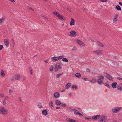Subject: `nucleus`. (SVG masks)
<instances>
[{"label": "nucleus", "mask_w": 122, "mask_h": 122, "mask_svg": "<svg viewBox=\"0 0 122 122\" xmlns=\"http://www.w3.org/2000/svg\"><path fill=\"white\" fill-rule=\"evenodd\" d=\"M100 115H96L95 116H93L92 117V118L96 120L100 118Z\"/></svg>", "instance_id": "nucleus-14"}, {"label": "nucleus", "mask_w": 122, "mask_h": 122, "mask_svg": "<svg viewBox=\"0 0 122 122\" xmlns=\"http://www.w3.org/2000/svg\"><path fill=\"white\" fill-rule=\"evenodd\" d=\"M3 48V46L2 45H0V51Z\"/></svg>", "instance_id": "nucleus-47"}, {"label": "nucleus", "mask_w": 122, "mask_h": 122, "mask_svg": "<svg viewBox=\"0 0 122 122\" xmlns=\"http://www.w3.org/2000/svg\"><path fill=\"white\" fill-rule=\"evenodd\" d=\"M83 79L85 81H87V80H88V79L87 78H84Z\"/></svg>", "instance_id": "nucleus-57"}, {"label": "nucleus", "mask_w": 122, "mask_h": 122, "mask_svg": "<svg viewBox=\"0 0 122 122\" xmlns=\"http://www.w3.org/2000/svg\"><path fill=\"white\" fill-rule=\"evenodd\" d=\"M74 87L76 89L77 88V86H75Z\"/></svg>", "instance_id": "nucleus-63"}, {"label": "nucleus", "mask_w": 122, "mask_h": 122, "mask_svg": "<svg viewBox=\"0 0 122 122\" xmlns=\"http://www.w3.org/2000/svg\"><path fill=\"white\" fill-rule=\"evenodd\" d=\"M56 104L57 105H59L61 104V103L59 100H57L56 101Z\"/></svg>", "instance_id": "nucleus-29"}, {"label": "nucleus", "mask_w": 122, "mask_h": 122, "mask_svg": "<svg viewBox=\"0 0 122 122\" xmlns=\"http://www.w3.org/2000/svg\"><path fill=\"white\" fill-rule=\"evenodd\" d=\"M44 62L46 63H47L48 62V61L47 60H45L44 61Z\"/></svg>", "instance_id": "nucleus-53"}, {"label": "nucleus", "mask_w": 122, "mask_h": 122, "mask_svg": "<svg viewBox=\"0 0 122 122\" xmlns=\"http://www.w3.org/2000/svg\"><path fill=\"white\" fill-rule=\"evenodd\" d=\"M61 69V63L60 62L57 63L55 65L54 70L55 72H56L58 71L59 69Z\"/></svg>", "instance_id": "nucleus-2"}, {"label": "nucleus", "mask_w": 122, "mask_h": 122, "mask_svg": "<svg viewBox=\"0 0 122 122\" xmlns=\"http://www.w3.org/2000/svg\"><path fill=\"white\" fill-rule=\"evenodd\" d=\"M54 67V66L53 65H51L49 68V70L51 72H53V69Z\"/></svg>", "instance_id": "nucleus-25"}, {"label": "nucleus", "mask_w": 122, "mask_h": 122, "mask_svg": "<svg viewBox=\"0 0 122 122\" xmlns=\"http://www.w3.org/2000/svg\"><path fill=\"white\" fill-rule=\"evenodd\" d=\"M96 81V79L95 78H94L92 80H91L90 81L91 82L94 83H95Z\"/></svg>", "instance_id": "nucleus-32"}, {"label": "nucleus", "mask_w": 122, "mask_h": 122, "mask_svg": "<svg viewBox=\"0 0 122 122\" xmlns=\"http://www.w3.org/2000/svg\"><path fill=\"white\" fill-rule=\"evenodd\" d=\"M62 74L60 73V74H58L56 76V77L57 78H58L60 76V75H62Z\"/></svg>", "instance_id": "nucleus-37"}, {"label": "nucleus", "mask_w": 122, "mask_h": 122, "mask_svg": "<svg viewBox=\"0 0 122 122\" xmlns=\"http://www.w3.org/2000/svg\"><path fill=\"white\" fill-rule=\"evenodd\" d=\"M119 3L120 5L122 6V3L121 2H119Z\"/></svg>", "instance_id": "nucleus-58"}, {"label": "nucleus", "mask_w": 122, "mask_h": 122, "mask_svg": "<svg viewBox=\"0 0 122 122\" xmlns=\"http://www.w3.org/2000/svg\"><path fill=\"white\" fill-rule=\"evenodd\" d=\"M0 96L1 97H4V95L3 94H0Z\"/></svg>", "instance_id": "nucleus-49"}, {"label": "nucleus", "mask_w": 122, "mask_h": 122, "mask_svg": "<svg viewBox=\"0 0 122 122\" xmlns=\"http://www.w3.org/2000/svg\"><path fill=\"white\" fill-rule=\"evenodd\" d=\"M103 52V51L102 50L99 49L94 51L93 53L97 55H100L102 54Z\"/></svg>", "instance_id": "nucleus-5"}, {"label": "nucleus", "mask_w": 122, "mask_h": 122, "mask_svg": "<svg viewBox=\"0 0 122 122\" xmlns=\"http://www.w3.org/2000/svg\"><path fill=\"white\" fill-rule=\"evenodd\" d=\"M78 114H79V115H81V116H82L83 115L81 113H79H79Z\"/></svg>", "instance_id": "nucleus-62"}, {"label": "nucleus", "mask_w": 122, "mask_h": 122, "mask_svg": "<svg viewBox=\"0 0 122 122\" xmlns=\"http://www.w3.org/2000/svg\"><path fill=\"white\" fill-rule=\"evenodd\" d=\"M106 76L109 80L111 81L112 80V76L109 74H106Z\"/></svg>", "instance_id": "nucleus-10"}, {"label": "nucleus", "mask_w": 122, "mask_h": 122, "mask_svg": "<svg viewBox=\"0 0 122 122\" xmlns=\"http://www.w3.org/2000/svg\"><path fill=\"white\" fill-rule=\"evenodd\" d=\"M57 17L61 21H63L65 19V18L62 15L60 14Z\"/></svg>", "instance_id": "nucleus-12"}, {"label": "nucleus", "mask_w": 122, "mask_h": 122, "mask_svg": "<svg viewBox=\"0 0 122 122\" xmlns=\"http://www.w3.org/2000/svg\"><path fill=\"white\" fill-rule=\"evenodd\" d=\"M42 113L43 115H47V111L45 110H43L42 111Z\"/></svg>", "instance_id": "nucleus-26"}, {"label": "nucleus", "mask_w": 122, "mask_h": 122, "mask_svg": "<svg viewBox=\"0 0 122 122\" xmlns=\"http://www.w3.org/2000/svg\"><path fill=\"white\" fill-rule=\"evenodd\" d=\"M45 21L47 22H48L49 20L48 18L45 17L44 19Z\"/></svg>", "instance_id": "nucleus-38"}, {"label": "nucleus", "mask_w": 122, "mask_h": 122, "mask_svg": "<svg viewBox=\"0 0 122 122\" xmlns=\"http://www.w3.org/2000/svg\"><path fill=\"white\" fill-rule=\"evenodd\" d=\"M40 15L43 19H44V18H45V17H46L45 16L43 15Z\"/></svg>", "instance_id": "nucleus-42"}, {"label": "nucleus", "mask_w": 122, "mask_h": 122, "mask_svg": "<svg viewBox=\"0 0 122 122\" xmlns=\"http://www.w3.org/2000/svg\"><path fill=\"white\" fill-rule=\"evenodd\" d=\"M77 34L75 31H71L69 32V36H70L75 37L76 36Z\"/></svg>", "instance_id": "nucleus-7"}, {"label": "nucleus", "mask_w": 122, "mask_h": 122, "mask_svg": "<svg viewBox=\"0 0 122 122\" xmlns=\"http://www.w3.org/2000/svg\"><path fill=\"white\" fill-rule=\"evenodd\" d=\"M29 69L30 71V74H33L32 71V69L31 68H30Z\"/></svg>", "instance_id": "nucleus-41"}, {"label": "nucleus", "mask_w": 122, "mask_h": 122, "mask_svg": "<svg viewBox=\"0 0 122 122\" xmlns=\"http://www.w3.org/2000/svg\"><path fill=\"white\" fill-rule=\"evenodd\" d=\"M71 21L70 22V26H72L74 25L75 20L74 19L71 18Z\"/></svg>", "instance_id": "nucleus-13"}, {"label": "nucleus", "mask_w": 122, "mask_h": 122, "mask_svg": "<svg viewBox=\"0 0 122 122\" xmlns=\"http://www.w3.org/2000/svg\"><path fill=\"white\" fill-rule=\"evenodd\" d=\"M26 78V76H24L23 77V81L25 80V79Z\"/></svg>", "instance_id": "nucleus-55"}, {"label": "nucleus", "mask_w": 122, "mask_h": 122, "mask_svg": "<svg viewBox=\"0 0 122 122\" xmlns=\"http://www.w3.org/2000/svg\"><path fill=\"white\" fill-rule=\"evenodd\" d=\"M40 15L43 19H44V18H45V17H46L45 16L43 15Z\"/></svg>", "instance_id": "nucleus-43"}, {"label": "nucleus", "mask_w": 122, "mask_h": 122, "mask_svg": "<svg viewBox=\"0 0 122 122\" xmlns=\"http://www.w3.org/2000/svg\"><path fill=\"white\" fill-rule=\"evenodd\" d=\"M64 56H59L57 57L58 59V60L59 59H62L64 57Z\"/></svg>", "instance_id": "nucleus-34"}, {"label": "nucleus", "mask_w": 122, "mask_h": 122, "mask_svg": "<svg viewBox=\"0 0 122 122\" xmlns=\"http://www.w3.org/2000/svg\"><path fill=\"white\" fill-rule=\"evenodd\" d=\"M116 8L118 10L120 11L121 10V9L119 5H117L116 6Z\"/></svg>", "instance_id": "nucleus-33"}, {"label": "nucleus", "mask_w": 122, "mask_h": 122, "mask_svg": "<svg viewBox=\"0 0 122 122\" xmlns=\"http://www.w3.org/2000/svg\"><path fill=\"white\" fill-rule=\"evenodd\" d=\"M104 85L107 87H108V88L110 87V86H109V85L108 84L105 83L104 84Z\"/></svg>", "instance_id": "nucleus-44"}, {"label": "nucleus", "mask_w": 122, "mask_h": 122, "mask_svg": "<svg viewBox=\"0 0 122 122\" xmlns=\"http://www.w3.org/2000/svg\"><path fill=\"white\" fill-rule=\"evenodd\" d=\"M98 79H100L101 80H102L104 79V77L102 75H100L98 76Z\"/></svg>", "instance_id": "nucleus-19"}, {"label": "nucleus", "mask_w": 122, "mask_h": 122, "mask_svg": "<svg viewBox=\"0 0 122 122\" xmlns=\"http://www.w3.org/2000/svg\"><path fill=\"white\" fill-rule=\"evenodd\" d=\"M96 43L97 44V45L99 46H100L102 47H104V45H103L102 44L100 43V42L97 41L96 42Z\"/></svg>", "instance_id": "nucleus-11"}, {"label": "nucleus", "mask_w": 122, "mask_h": 122, "mask_svg": "<svg viewBox=\"0 0 122 122\" xmlns=\"http://www.w3.org/2000/svg\"><path fill=\"white\" fill-rule=\"evenodd\" d=\"M75 75L76 77L78 78H80L81 77L80 74L79 73H76Z\"/></svg>", "instance_id": "nucleus-21"}, {"label": "nucleus", "mask_w": 122, "mask_h": 122, "mask_svg": "<svg viewBox=\"0 0 122 122\" xmlns=\"http://www.w3.org/2000/svg\"><path fill=\"white\" fill-rule=\"evenodd\" d=\"M27 8H28L30 10H32L33 11H34V9L32 7H30L28 6L27 7Z\"/></svg>", "instance_id": "nucleus-36"}, {"label": "nucleus", "mask_w": 122, "mask_h": 122, "mask_svg": "<svg viewBox=\"0 0 122 122\" xmlns=\"http://www.w3.org/2000/svg\"><path fill=\"white\" fill-rule=\"evenodd\" d=\"M1 21H2V22H4V20H5L3 18H1Z\"/></svg>", "instance_id": "nucleus-50"}, {"label": "nucleus", "mask_w": 122, "mask_h": 122, "mask_svg": "<svg viewBox=\"0 0 122 122\" xmlns=\"http://www.w3.org/2000/svg\"><path fill=\"white\" fill-rule=\"evenodd\" d=\"M117 84V83L116 82L113 83L112 84L111 86L113 88H115L116 87Z\"/></svg>", "instance_id": "nucleus-20"}, {"label": "nucleus", "mask_w": 122, "mask_h": 122, "mask_svg": "<svg viewBox=\"0 0 122 122\" xmlns=\"http://www.w3.org/2000/svg\"><path fill=\"white\" fill-rule=\"evenodd\" d=\"M71 119L69 118H67L66 119V120L68 121H69V122H71Z\"/></svg>", "instance_id": "nucleus-45"}, {"label": "nucleus", "mask_w": 122, "mask_h": 122, "mask_svg": "<svg viewBox=\"0 0 122 122\" xmlns=\"http://www.w3.org/2000/svg\"><path fill=\"white\" fill-rule=\"evenodd\" d=\"M71 85V84L70 83H68L66 85V89H68L69 87H70Z\"/></svg>", "instance_id": "nucleus-30"}, {"label": "nucleus", "mask_w": 122, "mask_h": 122, "mask_svg": "<svg viewBox=\"0 0 122 122\" xmlns=\"http://www.w3.org/2000/svg\"><path fill=\"white\" fill-rule=\"evenodd\" d=\"M37 106H38V108H40V109L42 107V105L41 104V103H39L38 104Z\"/></svg>", "instance_id": "nucleus-35"}, {"label": "nucleus", "mask_w": 122, "mask_h": 122, "mask_svg": "<svg viewBox=\"0 0 122 122\" xmlns=\"http://www.w3.org/2000/svg\"><path fill=\"white\" fill-rule=\"evenodd\" d=\"M108 0H101L100 1L102 2L107 1Z\"/></svg>", "instance_id": "nucleus-51"}, {"label": "nucleus", "mask_w": 122, "mask_h": 122, "mask_svg": "<svg viewBox=\"0 0 122 122\" xmlns=\"http://www.w3.org/2000/svg\"><path fill=\"white\" fill-rule=\"evenodd\" d=\"M120 86H121V87L120 86H117V88L118 90H122V84L121 83L120 84Z\"/></svg>", "instance_id": "nucleus-27"}, {"label": "nucleus", "mask_w": 122, "mask_h": 122, "mask_svg": "<svg viewBox=\"0 0 122 122\" xmlns=\"http://www.w3.org/2000/svg\"><path fill=\"white\" fill-rule=\"evenodd\" d=\"M8 113V111L5 107H2L0 108V113L1 114L6 115Z\"/></svg>", "instance_id": "nucleus-1"}, {"label": "nucleus", "mask_w": 122, "mask_h": 122, "mask_svg": "<svg viewBox=\"0 0 122 122\" xmlns=\"http://www.w3.org/2000/svg\"><path fill=\"white\" fill-rule=\"evenodd\" d=\"M9 39H4V42L5 45L7 47L9 46Z\"/></svg>", "instance_id": "nucleus-8"}, {"label": "nucleus", "mask_w": 122, "mask_h": 122, "mask_svg": "<svg viewBox=\"0 0 122 122\" xmlns=\"http://www.w3.org/2000/svg\"><path fill=\"white\" fill-rule=\"evenodd\" d=\"M56 109H60V107H56Z\"/></svg>", "instance_id": "nucleus-59"}, {"label": "nucleus", "mask_w": 122, "mask_h": 122, "mask_svg": "<svg viewBox=\"0 0 122 122\" xmlns=\"http://www.w3.org/2000/svg\"><path fill=\"white\" fill-rule=\"evenodd\" d=\"M61 105L62 107H65L66 106L65 104L64 103L61 104Z\"/></svg>", "instance_id": "nucleus-52"}, {"label": "nucleus", "mask_w": 122, "mask_h": 122, "mask_svg": "<svg viewBox=\"0 0 122 122\" xmlns=\"http://www.w3.org/2000/svg\"><path fill=\"white\" fill-rule=\"evenodd\" d=\"M76 49H77L76 48V47L74 46L73 47V50H76Z\"/></svg>", "instance_id": "nucleus-54"}, {"label": "nucleus", "mask_w": 122, "mask_h": 122, "mask_svg": "<svg viewBox=\"0 0 122 122\" xmlns=\"http://www.w3.org/2000/svg\"><path fill=\"white\" fill-rule=\"evenodd\" d=\"M76 42L80 45L81 47H85V44L82 42L81 40L78 39H76Z\"/></svg>", "instance_id": "nucleus-3"}, {"label": "nucleus", "mask_w": 122, "mask_h": 122, "mask_svg": "<svg viewBox=\"0 0 122 122\" xmlns=\"http://www.w3.org/2000/svg\"><path fill=\"white\" fill-rule=\"evenodd\" d=\"M118 16V14H116L114 16L113 21V23H116L117 21Z\"/></svg>", "instance_id": "nucleus-9"}, {"label": "nucleus", "mask_w": 122, "mask_h": 122, "mask_svg": "<svg viewBox=\"0 0 122 122\" xmlns=\"http://www.w3.org/2000/svg\"><path fill=\"white\" fill-rule=\"evenodd\" d=\"M52 59L53 62H55L58 61L57 57L54 56L52 58Z\"/></svg>", "instance_id": "nucleus-16"}, {"label": "nucleus", "mask_w": 122, "mask_h": 122, "mask_svg": "<svg viewBox=\"0 0 122 122\" xmlns=\"http://www.w3.org/2000/svg\"><path fill=\"white\" fill-rule=\"evenodd\" d=\"M91 41H92V42H94V40H92V39H91Z\"/></svg>", "instance_id": "nucleus-60"}, {"label": "nucleus", "mask_w": 122, "mask_h": 122, "mask_svg": "<svg viewBox=\"0 0 122 122\" xmlns=\"http://www.w3.org/2000/svg\"><path fill=\"white\" fill-rule=\"evenodd\" d=\"M2 104L4 106H6L7 105L6 101L3 100L2 101Z\"/></svg>", "instance_id": "nucleus-28"}, {"label": "nucleus", "mask_w": 122, "mask_h": 122, "mask_svg": "<svg viewBox=\"0 0 122 122\" xmlns=\"http://www.w3.org/2000/svg\"><path fill=\"white\" fill-rule=\"evenodd\" d=\"M43 1H45V2H47V0H42Z\"/></svg>", "instance_id": "nucleus-61"}, {"label": "nucleus", "mask_w": 122, "mask_h": 122, "mask_svg": "<svg viewBox=\"0 0 122 122\" xmlns=\"http://www.w3.org/2000/svg\"><path fill=\"white\" fill-rule=\"evenodd\" d=\"M105 120V117L103 116L101 118V120L99 122H104Z\"/></svg>", "instance_id": "nucleus-17"}, {"label": "nucleus", "mask_w": 122, "mask_h": 122, "mask_svg": "<svg viewBox=\"0 0 122 122\" xmlns=\"http://www.w3.org/2000/svg\"><path fill=\"white\" fill-rule=\"evenodd\" d=\"M1 75L2 77L3 78L5 76V74L4 71L2 70L1 71Z\"/></svg>", "instance_id": "nucleus-22"}, {"label": "nucleus", "mask_w": 122, "mask_h": 122, "mask_svg": "<svg viewBox=\"0 0 122 122\" xmlns=\"http://www.w3.org/2000/svg\"><path fill=\"white\" fill-rule=\"evenodd\" d=\"M49 105L50 107L52 108L53 107L52 102V101H51L49 103Z\"/></svg>", "instance_id": "nucleus-23"}, {"label": "nucleus", "mask_w": 122, "mask_h": 122, "mask_svg": "<svg viewBox=\"0 0 122 122\" xmlns=\"http://www.w3.org/2000/svg\"><path fill=\"white\" fill-rule=\"evenodd\" d=\"M54 15L58 17V16L60 14L58 12H55L53 13Z\"/></svg>", "instance_id": "nucleus-24"}, {"label": "nucleus", "mask_w": 122, "mask_h": 122, "mask_svg": "<svg viewBox=\"0 0 122 122\" xmlns=\"http://www.w3.org/2000/svg\"><path fill=\"white\" fill-rule=\"evenodd\" d=\"M74 113L75 114H78L79 113V112L77 110H75V112H74Z\"/></svg>", "instance_id": "nucleus-39"}, {"label": "nucleus", "mask_w": 122, "mask_h": 122, "mask_svg": "<svg viewBox=\"0 0 122 122\" xmlns=\"http://www.w3.org/2000/svg\"><path fill=\"white\" fill-rule=\"evenodd\" d=\"M120 109V107H116L112 110V112L113 113H117Z\"/></svg>", "instance_id": "nucleus-6"}, {"label": "nucleus", "mask_w": 122, "mask_h": 122, "mask_svg": "<svg viewBox=\"0 0 122 122\" xmlns=\"http://www.w3.org/2000/svg\"><path fill=\"white\" fill-rule=\"evenodd\" d=\"M54 97L56 98H57L60 96V94L58 92H56L54 94Z\"/></svg>", "instance_id": "nucleus-15"}, {"label": "nucleus", "mask_w": 122, "mask_h": 122, "mask_svg": "<svg viewBox=\"0 0 122 122\" xmlns=\"http://www.w3.org/2000/svg\"><path fill=\"white\" fill-rule=\"evenodd\" d=\"M62 61L65 62H68V60L66 58H63L62 59Z\"/></svg>", "instance_id": "nucleus-31"}, {"label": "nucleus", "mask_w": 122, "mask_h": 122, "mask_svg": "<svg viewBox=\"0 0 122 122\" xmlns=\"http://www.w3.org/2000/svg\"><path fill=\"white\" fill-rule=\"evenodd\" d=\"M8 98L9 97L8 96H6L4 100H5L6 101V100L8 99Z\"/></svg>", "instance_id": "nucleus-40"}, {"label": "nucleus", "mask_w": 122, "mask_h": 122, "mask_svg": "<svg viewBox=\"0 0 122 122\" xmlns=\"http://www.w3.org/2000/svg\"><path fill=\"white\" fill-rule=\"evenodd\" d=\"M97 82L99 84L101 85L103 83V81L102 80H101L100 79H98L97 80Z\"/></svg>", "instance_id": "nucleus-18"}, {"label": "nucleus", "mask_w": 122, "mask_h": 122, "mask_svg": "<svg viewBox=\"0 0 122 122\" xmlns=\"http://www.w3.org/2000/svg\"><path fill=\"white\" fill-rule=\"evenodd\" d=\"M21 77L19 75H16L11 79L12 81L20 80L21 79Z\"/></svg>", "instance_id": "nucleus-4"}, {"label": "nucleus", "mask_w": 122, "mask_h": 122, "mask_svg": "<svg viewBox=\"0 0 122 122\" xmlns=\"http://www.w3.org/2000/svg\"><path fill=\"white\" fill-rule=\"evenodd\" d=\"M117 78L118 79L122 80V78L118 77Z\"/></svg>", "instance_id": "nucleus-56"}, {"label": "nucleus", "mask_w": 122, "mask_h": 122, "mask_svg": "<svg viewBox=\"0 0 122 122\" xmlns=\"http://www.w3.org/2000/svg\"><path fill=\"white\" fill-rule=\"evenodd\" d=\"M75 86L74 85H73L72 86V88H74Z\"/></svg>", "instance_id": "nucleus-64"}, {"label": "nucleus", "mask_w": 122, "mask_h": 122, "mask_svg": "<svg viewBox=\"0 0 122 122\" xmlns=\"http://www.w3.org/2000/svg\"><path fill=\"white\" fill-rule=\"evenodd\" d=\"M76 122V121L73 119H71V122Z\"/></svg>", "instance_id": "nucleus-48"}, {"label": "nucleus", "mask_w": 122, "mask_h": 122, "mask_svg": "<svg viewBox=\"0 0 122 122\" xmlns=\"http://www.w3.org/2000/svg\"><path fill=\"white\" fill-rule=\"evenodd\" d=\"M13 92V90L11 89H10L9 91V93H10Z\"/></svg>", "instance_id": "nucleus-46"}]
</instances>
